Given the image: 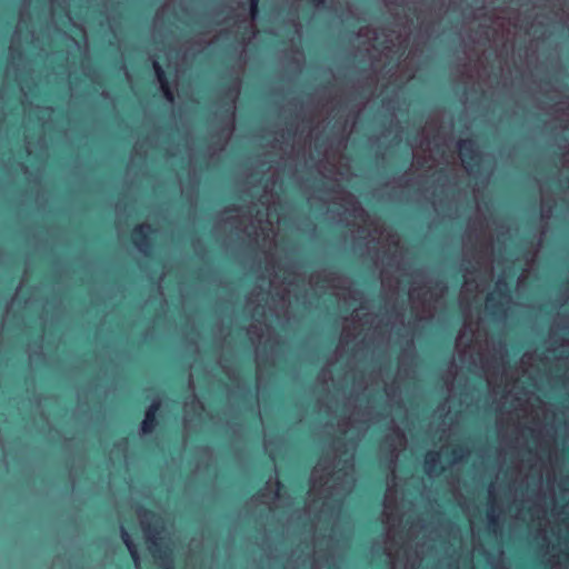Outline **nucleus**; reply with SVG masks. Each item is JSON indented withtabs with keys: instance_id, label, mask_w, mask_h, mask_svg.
I'll use <instances>...</instances> for the list:
<instances>
[{
	"instance_id": "obj_1",
	"label": "nucleus",
	"mask_w": 569,
	"mask_h": 569,
	"mask_svg": "<svg viewBox=\"0 0 569 569\" xmlns=\"http://www.w3.org/2000/svg\"><path fill=\"white\" fill-rule=\"evenodd\" d=\"M353 485L352 466L346 469H339L335 472H329V465L326 461H320L311 473V489L310 497L328 498L333 496L339 490H349Z\"/></svg>"
},
{
	"instance_id": "obj_2",
	"label": "nucleus",
	"mask_w": 569,
	"mask_h": 569,
	"mask_svg": "<svg viewBox=\"0 0 569 569\" xmlns=\"http://www.w3.org/2000/svg\"><path fill=\"white\" fill-rule=\"evenodd\" d=\"M459 156L461 162L467 171H472V162H476L479 154L475 151V146L471 141L462 140L458 143Z\"/></svg>"
},
{
	"instance_id": "obj_3",
	"label": "nucleus",
	"mask_w": 569,
	"mask_h": 569,
	"mask_svg": "<svg viewBox=\"0 0 569 569\" xmlns=\"http://www.w3.org/2000/svg\"><path fill=\"white\" fill-rule=\"evenodd\" d=\"M160 408L159 401H153L146 412L144 419L141 422V432L148 433L152 431L156 426V415Z\"/></svg>"
},
{
	"instance_id": "obj_4",
	"label": "nucleus",
	"mask_w": 569,
	"mask_h": 569,
	"mask_svg": "<svg viewBox=\"0 0 569 569\" xmlns=\"http://www.w3.org/2000/svg\"><path fill=\"white\" fill-rule=\"evenodd\" d=\"M153 68H154V71H156V74H157V79H158V81L160 83V87H161V90H162L164 97L167 98V100L169 102H173V94L169 90L168 83H167L166 78H164L163 70L161 69L160 64L157 61H153Z\"/></svg>"
},
{
	"instance_id": "obj_5",
	"label": "nucleus",
	"mask_w": 569,
	"mask_h": 569,
	"mask_svg": "<svg viewBox=\"0 0 569 569\" xmlns=\"http://www.w3.org/2000/svg\"><path fill=\"white\" fill-rule=\"evenodd\" d=\"M440 461V456L438 452H429L425 459V470L428 475H433L437 472V466Z\"/></svg>"
},
{
	"instance_id": "obj_6",
	"label": "nucleus",
	"mask_w": 569,
	"mask_h": 569,
	"mask_svg": "<svg viewBox=\"0 0 569 569\" xmlns=\"http://www.w3.org/2000/svg\"><path fill=\"white\" fill-rule=\"evenodd\" d=\"M121 537H122V540L126 543V546H127V548H128V550H129V552H130V555H131V557H132V559L134 561L136 568L139 569V563H138V559L139 558H138L137 550H136V548H134V546H133V543H132V541L130 539L129 533L123 528L121 529Z\"/></svg>"
},
{
	"instance_id": "obj_7",
	"label": "nucleus",
	"mask_w": 569,
	"mask_h": 569,
	"mask_svg": "<svg viewBox=\"0 0 569 569\" xmlns=\"http://www.w3.org/2000/svg\"><path fill=\"white\" fill-rule=\"evenodd\" d=\"M391 498L390 496L388 495L386 497V500H385V508H383V516L386 518V521L389 522L390 521V516L392 513V510H391Z\"/></svg>"
},
{
	"instance_id": "obj_8",
	"label": "nucleus",
	"mask_w": 569,
	"mask_h": 569,
	"mask_svg": "<svg viewBox=\"0 0 569 569\" xmlns=\"http://www.w3.org/2000/svg\"><path fill=\"white\" fill-rule=\"evenodd\" d=\"M140 518H141V525L143 527V530L146 531V533L148 535V538L150 540L153 539V537L151 536L150 533V529H149V523H148V519H147V515L143 513V515H140Z\"/></svg>"
},
{
	"instance_id": "obj_9",
	"label": "nucleus",
	"mask_w": 569,
	"mask_h": 569,
	"mask_svg": "<svg viewBox=\"0 0 569 569\" xmlns=\"http://www.w3.org/2000/svg\"><path fill=\"white\" fill-rule=\"evenodd\" d=\"M258 13V0H251L250 3V14L252 19H256Z\"/></svg>"
},
{
	"instance_id": "obj_10",
	"label": "nucleus",
	"mask_w": 569,
	"mask_h": 569,
	"mask_svg": "<svg viewBox=\"0 0 569 569\" xmlns=\"http://www.w3.org/2000/svg\"><path fill=\"white\" fill-rule=\"evenodd\" d=\"M144 229H147V227L140 226L139 228H137L136 231L142 233V232H144Z\"/></svg>"
},
{
	"instance_id": "obj_11",
	"label": "nucleus",
	"mask_w": 569,
	"mask_h": 569,
	"mask_svg": "<svg viewBox=\"0 0 569 569\" xmlns=\"http://www.w3.org/2000/svg\"><path fill=\"white\" fill-rule=\"evenodd\" d=\"M316 4H321L323 3L325 0H312Z\"/></svg>"
}]
</instances>
